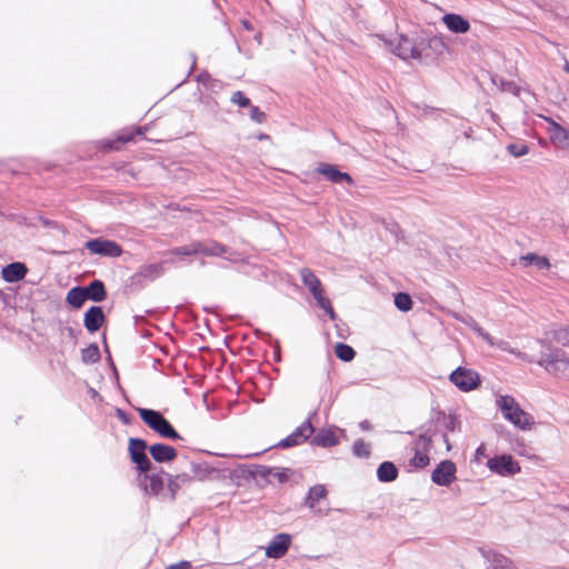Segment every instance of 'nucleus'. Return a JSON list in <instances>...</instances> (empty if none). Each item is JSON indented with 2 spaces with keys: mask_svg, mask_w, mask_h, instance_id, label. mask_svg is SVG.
I'll return each instance as SVG.
<instances>
[{
  "mask_svg": "<svg viewBox=\"0 0 569 569\" xmlns=\"http://www.w3.org/2000/svg\"><path fill=\"white\" fill-rule=\"evenodd\" d=\"M527 348L530 351L539 349V356L535 355V361L553 378L569 381V352L560 348H549L540 340H532Z\"/></svg>",
  "mask_w": 569,
  "mask_h": 569,
  "instance_id": "f257e3e1",
  "label": "nucleus"
},
{
  "mask_svg": "<svg viewBox=\"0 0 569 569\" xmlns=\"http://www.w3.org/2000/svg\"><path fill=\"white\" fill-rule=\"evenodd\" d=\"M495 406L502 418L521 431H529L535 426L533 417L526 412L510 395L495 393Z\"/></svg>",
  "mask_w": 569,
  "mask_h": 569,
  "instance_id": "f03ea898",
  "label": "nucleus"
},
{
  "mask_svg": "<svg viewBox=\"0 0 569 569\" xmlns=\"http://www.w3.org/2000/svg\"><path fill=\"white\" fill-rule=\"evenodd\" d=\"M139 416L143 422L163 438L178 439V432L170 422L158 411L152 409H139Z\"/></svg>",
  "mask_w": 569,
  "mask_h": 569,
  "instance_id": "7ed1b4c3",
  "label": "nucleus"
},
{
  "mask_svg": "<svg viewBox=\"0 0 569 569\" xmlns=\"http://www.w3.org/2000/svg\"><path fill=\"white\" fill-rule=\"evenodd\" d=\"M301 280L303 284L309 289L313 298L317 300L318 306L323 309L329 317L333 320L336 313L331 307L330 301L325 297L323 289L321 287L320 280L316 277V274L308 268H303L300 271Z\"/></svg>",
  "mask_w": 569,
  "mask_h": 569,
  "instance_id": "20e7f679",
  "label": "nucleus"
},
{
  "mask_svg": "<svg viewBox=\"0 0 569 569\" xmlns=\"http://www.w3.org/2000/svg\"><path fill=\"white\" fill-rule=\"evenodd\" d=\"M449 380L462 392L476 390L481 383L480 375L466 367H458L453 370L449 376Z\"/></svg>",
  "mask_w": 569,
  "mask_h": 569,
  "instance_id": "39448f33",
  "label": "nucleus"
},
{
  "mask_svg": "<svg viewBox=\"0 0 569 569\" xmlns=\"http://www.w3.org/2000/svg\"><path fill=\"white\" fill-rule=\"evenodd\" d=\"M487 467L500 477H512L521 471L520 463L507 453L488 459Z\"/></svg>",
  "mask_w": 569,
  "mask_h": 569,
  "instance_id": "423d86ee",
  "label": "nucleus"
},
{
  "mask_svg": "<svg viewBox=\"0 0 569 569\" xmlns=\"http://www.w3.org/2000/svg\"><path fill=\"white\" fill-rule=\"evenodd\" d=\"M168 477H170V475L166 472L151 475H147V472H141L139 475L138 480L140 482V486L147 493L153 496H168Z\"/></svg>",
  "mask_w": 569,
  "mask_h": 569,
  "instance_id": "0eeeda50",
  "label": "nucleus"
},
{
  "mask_svg": "<svg viewBox=\"0 0 569 569\" xmlns=\"http://www.w3.org/2000/svg\"><path fill=\"white\" fill-rule=\"evenodd\" d=\"M431 445V438L427 435H421L413 443L411 448L412 456L409 458L408 466L411 469H421L429 465V449Z\"/></svg>",
  "mask_w": 569,
  "mask_h": 569,
  "instance_id": "6e6552de",
  "label": "nucleus"
},
{
  "mask_svg": "<svg viewBox=\"0 0 569 569\" xmlns=\"http://www.w3.org/2000/svg\"><path fill=\"white\" fill-rule=\"evenodd\" d=\"M226 251L224 247L213 242H193L173 250L174 254L189 256L201 253L203 256H220Z\"/></svg>",
  "mask_w": 569,
  "mask_h": 569,
  "instance_id": "1a4fd4ad",
  "label": "nucleus"
},
{
  "mask_svg": "<svg viewBox=\"0 0 569 569\" xmlns=\"http://www.w3.org/2000/svg\"><path fill=\"white\" fill-rule=\"evenodd\" d=\"M475 332L482 338L489 346L497 347L502 351L510 352L515 355L518 359L526 361V362H533L535 361V353H528L518 351L510 347V345L505 340H495L488 332H486L481 327L475 326Z\"/></svg>",
  "mask_w": 569,
  "mask_h": 569,
  "instance_id": "9d476101",
  "label": "nucleus"
},
{
  "mask_svg": "<svg viewBox=\"0 0 569 569\" xmlns=\"http://www.w3.org/2000/svg\"><path fill=\"white\" fill-rule=\"evenodd\" d=\"M147 449V442L142 439L138 438H130L129 439V453L131 457V460L137 465V468L141 472H147L150 470L151 462L146 455Z\"/></svg>",
  "mask_w": 569,
  "mask_h": 569,
  "instance_id": "9b49d317",
  "label": "nucleus"
},
{
  "mask_svg": "<svg viewBox=\"0 0 569 569\" xmlns=\"http://www.w3.org/2000/svg\"><path fill=\"white\" fill-rule=\"evenodd\" d=\"M86 248L92 253L103 257H119L122 253L121 247L111 240L97 238L86 242Z\"/></svg>",
  "mask_w": 569,
  "mask_h": 569,
  "instance_id": "f8f14e48",
  "label": "nucleus"
},
{
  "mask_svg": "<svg viewBox=\"0 0 569 569\" xmlns=\"http://www.w3.org/2000/svg\"><path fill=\"white\" fill-rule=\"evenodd\" d=\"M457 468L451 460H442L431 473V480L438 485L448 487L456 480Z\"/></svg>",
  "mask_w": 569,
  "mask_h": 569,
  "instance_id": "ddd939ff",
  "label": "nucleus"
},
{
  "mask_svg": "<svg viewBox=\"0 0 569 569\" xmlns=\"http://www.w3.org/2000/svg\"><path fill=\"white\" fill-rule=\"evenodd\" d=\"M546 121L550 141L560 149H569V131L552 119L547 118Z\"/></svg>",
  "mask_w": 569,
  "mask_h": 569,
  "instance_id": "4468645a",
  "label": "nucleus"
},
{
  "mask_svg": "<svg viewBox=\"0 0 569 569\" xmlns=\"http://www.w3.org/2000/svg\"><path fill=\"white\" fill-rule=\"evenodd\" d=\"M313 432L310 421H305L292 433L279 442V447L289 448L305 442Z\"/></svg>",
  "mask_w": 569,
  "mask_h": 569,
  "instance_id": "2eb2a0df",
  "label": "nucleus"
},
{
  "mask_svg": "<svg viewBox=\"0 0 569 569\" xmlns=\"http://www.w3.org/2000/svg\"><path fill=\"white\" fill-rule=\"evenodd\" d=\"M291 537L288 533L277 535L266 548V556L273 559L283 557L290 546Z\"/></svg>",
  "mask_w": 569,
  "mask_h": 569,
  "instance_id": "dca6fc26",
  "label": "nucleus"
},
{
  "mask_svg": "<svg viewBox=\"0 0 569 569\" xmlns=\"http://www.w3.org/2000/svg\"><path fill=\"white\" fill-rule=\"evenodd\" d=\"M442 22L453 33H466L470 30L469 21L457 13L445 14Z\"/></svg>",
  "mask_w": 569,
  "mask_h": 569,
  "instance_id": "f3484780",
  "label": "nucleus"
},
{
  "mask_svg": "<svg viewBox=\"0 0 569 569\" xmlns=\"http://www.w3.org/2000/svg\"><path fill=\"white\" fill-rule=\"evenodd\" d=\"M395 53L401 58V59H410V58H419L420 52L419 50L413 46L412 41L405 36L399 37V42L395 47Z\"/></svg>",
  "mask_w": 569,
  "mask_h": 569,
  "instance_id": "a211bd4d",
  "label": "nucleus"
},
{
  "mask_svg": "<svg viewBox=\"0 0 569 569\" xmlns=\"http://www.w3.org/2000/svg\"><path fill=\"white\" fill-rule=\"evenodd\" d=\"M338 432L341 431L336 428L321 429L313 437L312 443L323 448L336 446L339 442Z\"/></svg>",
  "mask_w": 569,
  "mask_h": 569,
  "instance_id": "6ab92c4d",
  "label": "nucleus"
},
{
  "mask_svg": "<svg viewBox=\"0 0 569 569\" xmlns=\"http://www.w3.org/2000/svg\"><path fill=\"white\" fill-rule=\"evenodd\" d=\"M151 457L157 462H168L176 458L177 451L173 447L164 443H156L149 448Z\"/></svg>",
  "mask_w": 569,
  "mask_h": 569,
  "instance_id": "aec40b11",
  "label": "nucleus"
},
{
  "mask_svg": "<svg viewBox=\"0 0 569 569\" xmlns=\"http://www.w3.org/2000/svg\"><path fill=\"white\" fill-rule=\"evenodd\" d=\"M28 272L27 267L21 262H13L6 266L2 271V278L7 282H17L26 277Z\"/></svg>",
  "mask_w": 569,
  "mask_h": 569,
  "instance_id": "412c9836",
  "label": "nucleus"
},
{
  "mask_svg": "<svg viewBox=\"0 0 569 569\" xmlns=\"http://www.w3.org/2000/svg\"><path fill=\"white\" fill-rule=\"evenodd\" d=\"M103 320L104 316L100 307L93 306L84 313V327L89 332H96Z\"/></svg>",
  "mask_w": 569,
  "mask_h": 569,
  "instance_id": "4be33fe9",
  "label": "nucleus"
},
{
  "mask_svg": "<svg viewBox=\"0 0 569 569\" xmlns=\"http://www.w3.org/2000/svg\"><path fill=\"white\" fill-rule=\"evenodd\" d=\"M318 172L325 176L331 182L339 183L341 181H346L349 184L352 183V178L348 173L339 171L337 167L332 164L319 166Z\"/></svg>",
  "mask_w": 569,
  "mask_h": 569,
  "instance_id": "5701e85b",
  "label": "nucleus"
},
{
  "mask_svg": "<svg viewBox=\"0 0 569 569\" xmlns=\"http://www.w3.org/2000/svg\"><path fill=\"white\" fill-rule=\"evenodd\" d=\"M327 496V489L322 485H317L310 488L308 497H307V506L315 512L320 513L321 510L317 508V503L325 499Z\"/></svg>",
  "mask_w": 569,
  "mask_h": 569,
  "instance_id": "b1692460",
  "label": "nucleus"
},
{
  "mask_svg": "<svg viewBox=\"0 0 569 569\" xmlns=\"http://www.w3.org/2000/svg\"><path fill=\"white\" fill-rule=\"evenodd\" d=\"M192 481V477L188 473H180L174 477H168V497L173 499L176 492L184 485H188Z\"/></svg>",
  "mask_w": 569,
  "mask_h": 569,
  "instance_id": "393cba45",
  "label": "nucleus"
},
{
  "mask_svg": "<svg viewBox=\"0 0 569 569\" xmlns=\"http://www.w3.org/2000/svg\"><path fill=\"white\" fill-rule=\"evenodd\" d=\"M83 289L87 293V298L92 301L99 302L106 298L104 286L100 280L92 281L88 287Z\"/></svg>",
  "mask_w": 569,
  "mask_h": 569,
  "instance_id": "a878e982",
  "label": "nucleus"
},
{
  "mask_svg": "<svg viewBox=\"0 0 569 569\" xmlns=\"http://www.w3.org/2000/svg\"><path fill=\"white\" fill-rule=\"evenodd\" d=\"M378 479L382 482L393 481L398 477V470L392 462H382L377 470Z\"/></svg>",
  "mask_w": 569,
  "mask_h": 569,
  "instance_id": "bb28decb",
  "label": "nucleus"
},
{
  "mask_svg": "<svg viewBox=\"0 0 569 569\" xmlns=\"http://www.w3.org/2000/svg\"><path fill=\"white\" fill-rule=\"evenodd\" d=\"M88 300L87 293L82 287H76L67 293V302L73 308H80Z\"/></svg>",
  "mask_w": 569,
  "mask_h": 569,
  "instance_id": "cd10ccee",
  "label": "nucleus"
},
{
  "mask_svg": "<svg viewBox=\"0 0 569 569\" xmlns=\"http://www.w3.org/2000/svg\"><path fill=\"white\" fill-rule=\"evenodd\" d=\"M520 261L523 262L526 266L528 264H535L538 269H549L550 262L547 257L538 256L536 253H528L526 256H522L520 258Z\"/></svg>",
  "mask_w": 569,
  "mask_h": 569,
  "instance_id": "c85d7f7f",
  "label": "nucleus"
},
{
  "mask_svg": "<svg viewBox=\"0 0 569 569\" xmlns=\"http://www.w3.org/2000/svg\"><path fill=\"white\" fill-rule=\"evenodd\" d=\"M81 358L84 363H94L100 359V351L97 345H90L81 351Z\"/></svg>",
  "mask_w": 569,
  "mask_h": 569,
  "instance_id": "c756f323",
  "label": "nucleus"
},
{
  "mask_svg": "<svg viewBox=\"0 0 569 569\" xmlns=\"http://www.w3.org/2000/svg\"><path fill=\"white\" fill-rule=\"evenodd\" d=\"M336 356L342 361H350L355 358V350L345 343H337L335 347Z\"/></svg>",
  "mask_w": 569,
  "mask_h": 569,
  "instance_id": "7c9ffc66",
  "label": "nucleus"
},
{
  "mask_svg": "<svg viewBox=\"0 0 569 569\" xmlns=\"http://www.w3.org/2000/svg\"><path fill=\"white\" fill-rule=\"evenodd\" d=\"M395 305L401 311H409L412 308V300L409 295L400 292L395 297Z\"/></svg>",
  "mask_w": 569,
  "mask_h": 569,
  "instance_id": "2f4dec72",
  "label": "nucleus"
},
{
  "mask_svg": "<svg viewBox=\"0 0 569 569\" xmlns=\"http://www.w3.org/2000/svg\"><path fill=\"white\" fill-rule=\"evenodd\" d=\"M508 151L516 158L522 157L528 153L529 148L527 144H509L507 147Z\"/></svg>",
  "mask_w": 569,
  "mask_h": 569,
  "instance_id": "473e14b6",
  "label": "nucleus"
},
{
  "mask_svg": "<svg viewBox=\"0 0 569 569\" xmlns=\"http://www.w3.org/2000/svg\"><path fill=\"white\" fill-rule=\"evenodd\" d=\"M353 453L358 457H368L370 448L366 442L359 440L353 445Z\"/></svg>",
  "mask_w": 569,
  "mask_h": 569,
  "instance_id": "72a5a7b5",
  "label": "nucleus"
},
{
  "mask_svg": "<svg viewBox=\"0 0 569 569\" xmlns=\"http://www.w3.org/2000/svg\"><path fill=\"white\" fill-rule=\"evenodd\" d=\"M493 569H516L512 561L505 557H497L493 561Z\"/></svg>",
  "mask_w": 569,
  "mask_h": 569,
  "instance_id": "f704fd0d",
  "label": "nucleus"
},
{
  "mask_svg": "<svg viewBox=\"0 0 569 569\" xmlns=\"http://www.w3.org/2000/svg\"><path fill=\"white\" fill-rule=\"evenodd\" d=\"M231 102L240 107H248L250 104V100L241 91H236L232 93Z\"/></svg>",
  "mask_w": 569,
  "mask_h": 569,
  "instance_id": "c9c22d12",
  "label": "nucleus"
},
{
  "mask_svg": "<svg viewBox=\"0 0 569 569\" xmlns=\"http://www.w3.org/2000/svg\"><path fill=\"white\" fill-rule=\"evenodd\" d=\"M250 117L253 121L261 123L266 119L264 112H262L258 107H251Z\"/></svg>",
  "mask_w": 569,
  "mask_h": 569,
  "instance_id": "e433bc0d",
  "label": "nucleus"
},
{
  "mask_svg": "<svg viewBox=\"0 0 569 569\" xmlns=\"http://www.w3.org/2000/svg\"><path fill=\"white\" fill-rule=\"evenodd\" d=\"M453 317H455L457 320H459V321H461V322H463V323H466V325L470 326V327L472 328V330H473V331H475V326H478V325L476 323V321H475L470 316H468V315H458V313H453Z\"/></svg>",
  "mask_w": 569,
  "mask_h": 569,
  "instance_id": "4c0bfd02",
  "label": "nucleus"
},
{
  "mask_svg": "<svg viewBox=\"0 0 569 569\" xmlns=\"http://www.w3.org/2000/svg\"><path fill=\"white\" fill-rule=\"evenodd\" d=\"M488 455H487V447L486 445L481 443L477 449H476V452H475V461L477 463H479L481 461L482 458H487Z\"/></svg>",
  "mask_w": 569,
  "mask_h": 569,
  "instance_id": "58836bf2",
  "label": "nucleus"
},
{
  "mask_svg": "<svg viewBox=\"0 0 569 569\" xmlns=\"http://www.w3.org/2000/svg\"><path fill=\"white\" fill-rule=\"evenodd\" d=\"M266 476L269 478H277L279 481H283L287 478L286 475L277 468L270 469Z\"/></svg>",
  "mask_w": 569,
  "mask_h": 569,
  "instance_id": "ea45409f",
  "label": "nucleus"
},
{
  "mask_svg": "<svg viewBox=\"0 0 569 569\" xmlns=\"http://www.w3.org/2000/svg\"><path fill=\"white\" fill-rule=\"evenodd\" d=\"M557 340L561 343H568L569 345V330L561 329L557 333Z\"/></svg>",
  "mask_w": 569,
  "mask_h": 569,
  "instance_id": "a19ab883",
  "label": "nucleus"
},
{
  "mask_svg": "<svg viewBox=\"0 0 569 569\" xmlns=\"http://www.w3.org/2000/svg\"><path fill=\"white\" fill-rule=\"evenodd\" d=\"M191 568V563L189 561L182 560L180 562L168 566L166 569H189Z\"/></svg>",
  "mask_w": 569,
  "mask_h": 569,
  "instance_id": "79ce46f5",
  "label": "nucleus"
},
{
  "mask_svg": "<svg viewBox=\"0 0 569 569\" xmlns=\"http://www.w3.org/2000/svg\"><path fill=\"white\" fill-rule=\"evenodd\" d=\"M503 89L505 90H509V91H511L513 93L518 92L517 86L515 83H511V82L507 83L506 86L503 84Z\"/></svg>",
  "mask_w": 569,
  "mask_h": 569,
  "instance_id": "37998d69",
  "label": "nucleus"
},
{
  "mask_svg": "<svg viewBox=\"0 0 569 569\" xmlns=\"http://www.w3.org/2000/svg\"><path fill=\"white\" fill-rule=\"evenodd\" d=\"M119 140H120L121 142L129 141V140H131V136H127V137L121 136V137L119 138Z\"/></svg>",
  "mask_w": 569,
  "mask_h": 569,
  "instance_id": "c03bdc74",
  "label": "nucleus"
},
{
  "mask_svg": "<svg viewBox=\"0 0 569 569\" xmlns=\"http://www.w3.org/2000/svg\"><path fill=\"white\" fill-rule=\"evenodd\" d=\"M445 442L447 443V449H450L449 440L447 436H443Z\"/></svg>",
  "mask_w": 569,
  "mask_h": 569,
  "instance_id": "a18cd8bd",
  "label": "nucleus"
},
{
  "mask_svg": "<svg viewBox=\"0 0 569 569\" xmlns=\"http://www.w3.org/2000/svg\"><path fill=\"white\" fill-rule=\"evenodd\" d=\"M563 70H565L567 73H569V63H568V62H566V64H565V67H563Z\"/></svg>",
  "mask_w": 569,
  "mask_h": 569,
  "instance_id": "49530a36",
  "label": "nucleus"
},
{
  "mask_svg": "<svg viewBox=\"0 0 569 569\" xmlns=\"http://www.w3.org/2000/svg\"><path fill=\"white\" fill-rule=\"evenodd\" d=\"M267 138H268L267 134H262V136L259 137V139H267Z\"/></svg>",
  "mask_w": 569,
  "mask_h": 569,
  "instance_id": "de8ad7c7",
  "label": "nucleus"
},
{
  "mask_svg": "<svg viewBox=\"0 0 569 569\" xmlns=\"http://www.w3.org/2000/svg\"><path fill=\"white\" fill-rule=\"evenodd\" d=\"M243 26L249 29V24L247 22H243Z\"/></svg>",
  "mask_w": 569,
  "mask_h": 569,
  "instance_id": "09e8293b",
  "label": "nucleus"
}]
</instances>
